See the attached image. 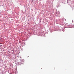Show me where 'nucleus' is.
<instances>
[{"instance_id": "1", "label": "nucleus", "mask_w": 74, "mask_h": 74, "mask_svg": "<svg viewBox=\"0 0 74 74\" xmlns=\"http://www.w3.org/2000/svg\"><path fill=\"white\" fill-rule=\"evenodd\" d=\"M55 68H53V70H55Z\"/></svg>"}]
</instances>
